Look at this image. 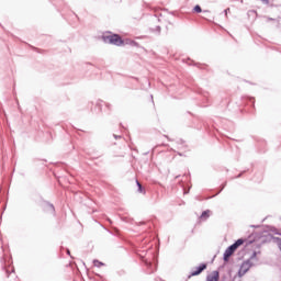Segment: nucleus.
I'll return each instance as SVG.
<instances>
[{"label":"nucleus","mask_w":281,"mask_h":281,"mask_svg":"<svg viewBox=\"0 0 281 281\" xmlns=\"http://www.w3.org/2000/svg\"><path fill=\"white\" fill-rule=\"evenodd\" d=\"M102 41L103 43H110V45H115L116 47L124 46V40H122V36L117 34L103 35Z\"/></svg>","instance_id":"obj_1"},{"label":"nucleus","mask_w":281,"mask_h":281,"mask_svg":"<svg viewBox=\"0 0 281 281\" xmlns=\"http://www.w3.org/2000/svg\"><path fill=\"white\" fill-rule=\"evenodd\" d=\"M241 245H245L244 239H237L232 246H229L224 252V261L227 262L229 258L234 256L236 249H238V247H240Z\"/></svg>","instance_id":"obj_2"},{"label":"nucleus","mask_w":281,"mask_h":281,"mask_svg":"<svg viewBox=\"0 0 281 281\" xmlns=\"http://www.w3.org/2000/svg\"><path fill=\"white\" fill-rule=\"evenodd\" d=\"M249 269H251V261H244L238 271L239 278H243V276H245V273H247V271H249Z\"/></svg>","instance_id":"obj_3"},{"label":"nucleus","mask_w":281,"mask_h":281,"mask_svg":"<svg viewBox=\"0 0 281 281\" xmlns=\"http://www.w3.org/2000/svg\"><path fill=\"white\" fill-rule=\"evenodd\" d=\"M42 210L44 214H54V212H56V209H54V205L49 203H44L42 205Z\"/></svg>","instance_id":"obj_4"},{"label":"nucleus","mask_w":281,"mask_h":281,"mask_svg":"<svg viewBox=\"0 0 281 281\" xmlns=\"http://www.w3.org/2000/svg\"><path fill=\"white\" fill-rule=\"evenodd\" d=\"M205 269H207V265L206 263H202L194 271L191 272V276H201V273H203V271H205Z\"/></svg>","instance_id":"obj_5"},{"label":"nucleus","mask_w":281,"mask_h":281,"mask_svg":"<svg viewBox=\"0 0 281 281\" xmlns=\"http://www.w3.org/2000/svg\"><path fill=\"white\" fill-rule=\"evenodd\" d=\"M218 271H213L206 277V281H218Z\"/></svg>","instance_id":"obj_6"},{"label":"nucleus","mask_w":281,"mask_h":281,"mask_svg":"<svg viewBox=\"0 0 281 281\" xmlns=\"http://www.w3.org/2000/svg\"><path fill=\"white\" fill-rule=\"evenodd\" d=\"M124 45H132L133 47H137V42L132 40H123Z\"/></svg>","instance_id":"obj_7"},{"label":"nucleus","mask_w":281,"mask_h":281,"mask_svg":"<svg viewBox=\"0 0 281 281\" xmlns=\"http://www.w3.org/2000/svg\"><path fill=\"white\" fill-rule=\"evenodd\" d=\"M201 221H207V218H210V211H204L201 216H200Z\"/></svg>","instance_id":"obj_8"},{"label":"nucleus","mask_w":281,"mask_h":281,"mask_svg":"<svg viewBox=\"0 0 281 281\" xmlns=\"http://www.w3.org/2000/svg\"><path fill=\"white\" fill-rule=\"evenodd\" d=\"M93 265H94V267H98V268L104 267V263H102V261H99V260H94Z\"/></svg>","instance_id":"obj_9"},{"label":"nucleus","mask_w":281,"mask_h":281,"mask_svg":"<svg viewBox=\"0 0 281 281\" xmlns=\"http://www.w3.org/2000/svg\"><path fill=\"white\" fill-rule=\"evenodd\" d=\"M136 184L138 187V192H144V188L142 187V183H139V181L136 180Z\"/></svg>","instance_id":"obj_10"},{"label":"nucleus","mask_w":281,"mask_h":281,"mask_svg":"<svg viewBox=\"0 0 281 281\" xmlns=\"http://www.w3.org/2000/svg\"><path fill=\"white\" fill-rule=\"evenodd\" d=\"M194 12H196L198 14L202 12L201 10V5H195L194 7Z\"/></svg>","instance_id":"obj_11"},{"label":"nucleus","mask_w":281,"mask_h":281,"mask_svg":"<svg viewBox=\"0 0 281 281\" xmlns=\"http://www.w3.org/2000/svg\"><path fill=\"white\" fill-rule=\"evenodd\" d=\"M227 13H229V9H226V10H225V14H226V16H227Z\"/></svg>","instance_id":"obj_12"}]
</instances>
